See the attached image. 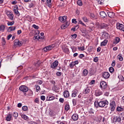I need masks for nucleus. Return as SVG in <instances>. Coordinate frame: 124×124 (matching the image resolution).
<instances>
[{
    "mask_svg": "<svg viewBox=\"0 0 124 124\" xmlns=\"http://www.w3.org/2000/svg\"><path fill=\"white\" fill-rule=\"evenodd\" d=\"M117 117H114L113 118V120L112 121V123L113 124H114V123H117Z\"/></svg>",
    "mask_w": 124,
    "mask_h": 124,
    "instance_id": "41",
    "label": "nucleus"
},
{
    "mask_svg": "<svg viewBox=\"0 0 124 124\" xmlns=\"http://www.w3.org/2000/svg\"><path fill=\"white\" fill-rule=\"evenodd\" d=\"M69 105L66 104L65 106V110H66V111H68V110H69Z\"/></svg>",
    "mask_w": 124,
    "mask_h": 124,
    "instance_id": "38",
    "label": "nucleus"
},
{
    "mask_svg": "<svg viewBox=\"0 0 124 124\" xmlns=\"http://www.w3.org/2000/svg\"><path fill=\"white\" fill-rule=\"evenodd\" d=\"M93 61H94L95 62H98V57H95V58H94Z\"/></svg>",
    "mask_w": 124,
    "mask_h": 124,
    "instance_id": "55",
    "label": "nucleus"
},
{
    "mask_svg": "<svg viewBox=\"0 0 124 124\" xmlns=\"http://www.w3.org/2000/svg\"><path fill=\"white\" fill-rule=\"evenodd\" d=\"M85 57V55L83 54H81L79 55V59H82V58H84Z\"/></svg>",
    "mask_w": 124,
    "mask_h": 124,
    "instance_id": "59",
    "label": "nucleus"
},
{
    "mask_svg": "<svg viewBox=\"0 0 124 124\" xmlns=\"http://www.w3.org/2000/svg\"><path fill=\"white\" fill-rule=\"evenodd\" d=\"M16 30V27H10L8 29V31H15Z\"/></svg>",
    "mask_w": 124,
    "mask_h": 124,
    "instance_id": "27",
    "label": "nucleus"
},
{
    "mask_svg": "<svg viewBox=\"0 0 124 124\" xmlns=\"http://www.w3.org/2000/svg\"><path fill=\"white\" fill-rule=\"evenodd\" d=\"M55 98H56V97L54 96H52L49 97L48 99H47V100L48 101H50L51 100H54V99H55Z\"/></svg>",
    "mask_w": 124,
    "mask_h": 124,
    "instance_id": "32",
    "label": "nucleus"
},
{
    "mask_svg": "<svg viewBox=\"0 0 124 124\" xmlns=\"http://www.w3.org/2000/svg\"><path fill=\"white\" fill-rule=\"evenodd\" d=\"M117 59L120 61V62L123 61V60H124V58H123L122 54H120L117 56Z\"/></svg>",
    "mask_w": 124,
    "mask_h": 124,
    "instance_id": "22",
    "label": "nucleus"
},
{
    "mask_svg": "<svg viewBox=\"0 0 124 124\" xmlns=\"http://www.w3.org/2000/svg\"><path fill=\"white\" fill-rule=\"evenodd\" d=\"M58 65H59V61H55L51 64L50 67L53 69L56 68Z\"/></svg>",
    "mask_w": 124,
    "mask_h": 124,
    "instance_id": "7",
    "label": "nucleus"
},
{
    "mask_svg": "<svg viewBox=\"0 0 124 124\" xmlns=\"http://www.w3.org/2000/svg\"><path fill=\"white\" fill-rule=\"evenodd\" d=\"M22 110H23V111H28V107L26 106L22 107Z\"/></svg>",
    "mask_w": 124,
    "mask_h": 124,
    "instance_id": "43",
    "label": "nucleus"
},
{
    "mask_svg": "<svg viewBox=\"0 0 124 124\" xmlns=\"http://www.w3.org/2000/svg\"><path fill=\"white\" fill-rule=\"evenodd\" d=\"M35 87L36 88V92H39V91H40V86L39 85H35Z\"/></svg>",
    "mask_w": 124,
    "mask_h": 124,
    "instance_id": "37",
    "label": "nucleus"
},
{
    "mask_svg": "<svg viewBox=\"0 0 124 124\" xmlns=\"http://www.w3.org/2000/svg\"><path fill=\"white\" fill-rule=\"evenodd\" d=\"M99 107L102 108L104 107L105 105H108L109 102L108 101H100L99 103H97Z\"/></svg>",
    "mask_w": 124,
    "mask_h": 124,
    "instance_id": "1",
    "label": "nucleus"
},
{
    "mask_svg": "<svg viewBox=\"0 0 124 124\" xmlns=\"http://www.w3.org/2000/svg\"><path fill=\"white\" fill-rule=\"evenodd\" d=\"M77 3L79 5V6H82V5H83V2L81 0H78L77 2Z\"/></svg>",
    "mask_w": 124,
    "mask_h": 124,
    "instance_id": "34",
    "label": "nucleus"
},
{
    "mask_svg": "<svg viewBox=\"0 0 124 124\" xmlns=\"http://www.w3.org/2000/svg\"><path fill=\"white\" fill-rule=\"evenodd\" d=\"M116 27L117 30H120V31H122L124 32V25L121 23H117Z\"/></svg>",
    "mask_w": 124,
    "mask_h": 124,
    "instance_id": "4",
    "label": "nucleus"
},
{
    "mask_svg": "<svg viewBox=\"0 0 124 124\" xmlns=\"http://www.w3.org/2000/svg\"><path fill=\"white\" fill-rule=\"evenodd\" d=\"M13 116L15 118H17V117H18V113L14 112V114H13Z\"/></svg>",
    "mask_w": 124,
    "mask_h": 124,
    "instance_id": "51",
    "label": "nucleus"
},
{
    "mask_svg": "<svg viewBox=\"0 0 124 124\" xmlns=\"http://www.w3.org/2000/svg\"><path fill=\"white\" fill-rule=\"evenodd\" d=\"M116 120L117 123H120L122 122V118H121L120 116H116Z\"/></svg>",
    "mask_w": 124,
    "mask_h": 124,
    "instance_id": "33",
    "label": "nucleus"
},
{
    "mask_svg": "<svg viewBox=\"0 0 124 124\" xmlns=\"http://www.w3.org/2000/svg\"><path fill=\"white\" fill-rule=\"evenodd\" d=\"M32 27L34 28V29H35L36 30H38V29H39L38 26L36 25L35 24H33L32 25Z\"/></svg>",
    "mask_w": 124,
    "mask_h": 124,
    "instance_id": "48",
    "label": "nucleus"
},
{
    "mask_svg": "<svg viewBox=\"0 0 124 124\" xmlns=\"http://www.w3.org/2000/svg\"><path fill=\"white\" fill-rule=\"evenodd\" d=\"M110 110L111 111H115V108H116V102L112 101L110 103Z\"/></svg>",
    "mask_w": 124,
    "mask_h": 124,
    "instance_id": "5",
    "label": "nucleus"
},
{
    "mask_svg": "<svg viewBox=\"0 0 124 124\" xmlns=\"http://www.w3.org/2000/svg\"><path fill=\"white\" fill-rule=\"evenodd\" d=\"M34 102L35 103H39V99L37 98H36L34 101Z\"/></svg>",
    "mask_w": 124,
    "mask_h": 124,
    "instance_id": "62",
    "label": "nucleus"
},
{
    "mask_svg": "<svg viewBox=\"0 0 124 124\" xmlns=\"http://www.w3.org/2000/svg\"><path fill=\"white\" fill-rule=\"evenodd\" d=\"M100 87L103 91V90H106L107 89V83L105 81H102L100 82Z\"/></svg>",
    "mask_w": 124,
    "mask_h": 124,
    "instance_id": "2",
    "label": "nucleus"
},
{
    "mask_svg": "<svg viewBox=\"0 0 124 124\" xmlns=\"http://www.w3.org/2000/svg\"><path fill=\"white\" fill-rule=\"evenodd\" d=\"M72 23H74V24H77V21H76V19H73L72 20Z\"/></svg>",
    "mask_w": 124,
    "mask_h": 124,
    "instance_id": "60",
    "label": "nucleus"
},
{
    "mask_svg": "<svg viewBox=\"0 0 124 124\" xmlns=\"http://www.w3.org/2000/svg\"><path fill=\"white\" fill-rule=\"evenodd\" d=\"M72 102H73V105H74V106H75V105H76V103L77 102V101L76 99H73V100H72Z\"/></svg>",
    "mask_w": 124,
    "mask_h": 124,
    "instance_id": "46",
    "label": "nucleus"
},
{
    "mask_svg": "<svg viewBox=\"0 0 124 124\" xmlns=\"http://www.w3.org/2000/svg\"><path fill=\"white\" fill-rule=\"evenodd\" d=\"M76 28H79L78 26H77L75 27L74 28H73L71 29V31H76Z\"/></svg>",
    "mask_w": 124,
    "mask_h": 124,
    "instance_id": "53",
    "label": "nucleus"
},
{
    "mask_svg": "<svg viewBox=\"0 0 124 124\" xmlns=\"http://www.w3.org/2000/svg\"><path fill=\"white\" fill-rule=\"evenodd\" d=\"M101 94H102V92H101L100 90L98 89L95 90V96H99L100 95H101Z\"/></svg>",
    "mask_w": 124,
    "mask_h": 124,
    "instance_id": "10",
    "label": "nucleus"
},
{
    "mask_svg": "<svg viewBox=\"0 0 124 124\" xmlns=\"http://www.w3.org/2000/svg\"><path fill=\"white\" fill-rule=\"evenodd\" d=\"M17 3V0H14L12 2V4L15 5Z\"/></svg>",
    "mask_w": 124,
    "mask_h": 124,
    "instance_id": "64",
    "label": "nucleus"
},
{
    "mask_svg": "<svg viewBox=\"0 0 124 124\" xmlns=\"http://www.w3.org/2000/svg\"><path fill=\"white\" fill-rule=\"evenodd\" d=\"M100 15L102 18H106L107 17V15L104 11H102L100 13Z\"/></svg>",
    "mask_w": 124,
    "mask_h": 124,
    "instance_id": "17",
    "label": "nucleus"
},
{
    "mask_svg": "<svg viewBox=\"0 0 124 124\" xmlns=\"http://www.w3.org/2000/svg\"><path fill=\"white\" fill-rule=\"evenodd\" d=\"M78 93V91L76 89L75 90L73 93H72V97H76Z\"/></svg>",
    "mask_w": 124,
    "mask_h": 124,
    "instance_id": "20",
    "label": "nucleus"
},
{
    "mask_svg": "<svg viewBox=\"0 0 124 124\" xmlns=\"http://www.w3.org/2000/svg\"><path fill=\"white\" fill-rule=\"evenodd\" d=\"M14 45L15 46L21 47L22 45H23V42L19 41L18 40H16L14 42Z\"/></svg>",
    "mask_w": 124,
    "mask_h": 124,
    "instance_id": "6",
    "label": "nucleus"
},
{
    "mask_svg": "<svg viewBox=\"0 0 124 124\" xmlns=\"http://www.w3.org/2000/svg\"><path fill=\"white\" fill-rule=\"evenodd\" d=\"M72 118L73 121H77L79 119V116L77 114H74L72 116Z\"/></svg>",
    "mask_w": 124,
    "mask_h": 124,
    "instance_id": "12",
    "label": "nucleus"
},
{
    "mask_svg": "<svg viewBox=\"0 0 124 124\" xmlns=\"http://www.w3.org/2000/svg\"><path fill=\"white\" fill-rule=\"evenodd\" d=\"M75 65V64L74 63V62H72L70 64V67H73Z\"/></svg>",
    "mask_w": 124,
    "mask_h": 124,
    "instance_id": "54",
    "label": "nucleus"
},
{
    "mask_svg": "<svg viewBox=\"0 0 124 124\" xmlns=\"http://www.w3.org/2000/svg\"><path fill=\"white\" fill-rule=\"evenodd\" d=\"M64 97H68L69 96V92L68 91H65L63 92Z\"/></svg>",
    "mask_w": 124,
    "mask_h": 124,
    "instance_id": "19",
    "label": "nucleus"
},
{
    "mask_svg": "<svg viewBox=\"0 0 124 124\" xmlns=\"http://www.w3.org/2000/svg\"><path fill=\"white\" fill-rule=\"evenodd\" d=\"M102 29H104V28H107V24H105V23H103L101 24Z\"/></svg>",
    "mask_w": 124,
    "mask_h": 124,
    "instance_id": "45",
    "label": "nucleus"
},
{
    "mask_svg": "<svg viewBox=\"0 0 124 124\" xmlns=\"http://www.w3.org/2000/svg\"><path fill=\"white\" fill-rule=\"evenodd\" d=\"M90 92H91V90L90 89V88L87 87L86 88V89L84 91V93H90Z\"/></svg>",
    "mask_w": 124,
    "mask_h": 124,
    "instance_id": "28",
    "label": "nucleus"
},
{
    "mask_svg": "<svg viewBox=\"0 0 124 124\" xmlns=\"http://www.w3.org/2000/svg\"><path fill=\"white\" fill-rule=\"evenodd\" d=\"M35 39H37L38 40H39V39H44V37H40L39 35H37V36H35Z\"/></svg>",
    "mask_w": 124,
    "mask_h": 124,
    "instance_id": "29",
    "label": "nucleus"
},
{
    "mask_svg": "<svg viewBox=\"0 0 124 124\" xmlns=\"http://www.w3.org/2000/svg\"><path fill=\"white\" fill-rule=\"evenodd\" d=\"M67 16H60L59 17V20L61 23H64L66 21Z\"/></svg>",
    "mask_w": 124,
    "mask_h": 124,
    "instance_id": "9",
    "label": "nucleus"
},
{
    "mask_svg": "<svg viewBox=\"0 0 124 124\" xmlns=\"http://www.w3.org/2000/svg\"><path fill=\"white\" fill-rule=\"evenodd\" d=\"M102 36L103 38H105V39H107L109 37V34L106 32L103 33V34L102 35Z\"/></svg>",
    "mask_w": 124,
    "mask_h": 124,
    "instance_id": "16",
    "label": "nucleus"
},
{
    "mask_svg": "<svg viewBox=\"0 0 124 124\" xmlns=\"http://www.w3.org/2000/svg\"><path fill=\"white\" fill-rule=\"evenodd\" d=\"M15 22L14 21H10L7 23L8 26H13Z\"/></svg>",
    "mask_w": 124,
    "mask_h": 124,
    "instance_id": "35",
    "label": "nucleus"
},
{
    "mask_svg": "<svg viewBox=\"0 0 124 124\" xmlns=\"http://www.w3.org/2000/svg\"><path fill=\"white\" fill-rule=\"evenodd\" d=\"M20 116L23 120H25V121H28L29 120V117L26 114H21Z\"/></svg>",
    "mask_w": 124,
    "mask_h": 124,
    "instance_id": "18",
    "label": "nucleus"
},
{
    "mask_svg": "<svg viewBox=\"0 0 124 124\" xmlns=\"http://www.w3.org/2000/svg\"><path fill=\"white\" fill-rule=\"evenodd\" d=\"M103 1H104V0H98V3L101 5L103 4Z\"/></svg>",
    "mask_w": 124,
    "mask_h": 124,
    "instance_id": "47",
    "label": "nucleus"
},
{
    "mask_svg": "<svg viewBox=\"0 0 124 124\" xmlns=\"http://www.w3.org/2000/svg\"><path fill=\"white\" fill-rule=\"evenodd\" d=\"M35 6V1H33L32 2H31L30 4H29L30 8L34 7Z\"/></svg>",
    "mask_w": 124,
    "mask_h": 124,
    "instance_id": "24",
    "label": "nucleus"
},
{
    "mask_svg": "<svg viewBox=\"0 0 124 124\" xmlns=\"http://www.w3.org/2000/svg\"><path fill=\"white\" fill-rule=\"evenodd\" d=\"M117 110L118 112H122L123 111V108H122L121 107H117Z\"/></svg>",
    "mask_w": 124,
    "mask_h": 124,
    "instance_id": "50",
    "label": "nucleus"
},
{
    "mask_svg": "<svg viewBox=\"0 0 124 124\" xmlns=\"http://www.w3.org/2000/svg\"><path fill=\"white\" fill-rule=\"evenodd\" d=\"M82 20H83V21L84 22H85L86 23H87V22H88L89 21V20L88 19V18H87V17L86 16H84L82 18Z\"/></svg>",
    "mask_w": 124,
    "mask_h": 124,
    "instance_id": "39",
    "label": "nucleus"
},
{
    "mask_svg": "<svg viewBox=\"0 0 124 124\" xmlns=\"http://www.w3.org/2000/svg\"><path fill=\"white\" fill-rule=\"evenodd\" d=\"M5 29V27L3 25H0V31H2L3 32L4 31V30Z\"/></svg>",
    "mask_w": 124,
    "mask_h": 124,
    "instance_id": "23",
    "label": "nucleus"
},
{
    "mask_svg": "<svg viewBox=\"0 0 124 124\" xmlns=\"http://www.w3.org/2000/svg\"><path fill=\"white\" fill-rule=\"evenodd\" d=\"M72 37H73V39H75L76 37H77V34H74L71 35Z\"/></svg>",
    "mask_w": 124,
    "mask_h": 124,
    "instance_id": "52",
    "label": "nucleus"
},
{
    "mask_svg": "<svg viewBox=\"0 0 124 124\" xmlns=\"http://www.w3.org/2000/svg\"><path fill=\"white\" fill-rule=\"evenodd\" d=\"M52 46H47L45 47L43 49V51L45 52H48V51H50V50H52Z\"/></svg>",
    "mask_w": 124,
    "mask_h": 124,
    "instance_id": "13",
    "label": "nucleus"
},
{
    "mask_svg": "<svg viewBox=\"0 0 124 124\" xmlns=\"http://www.w3.org/2000/svg\"><path fill=\"white\" fill-rule=\"evenodd\" d=\"M11 118H12V115L10 113L8 114L6 117V121L7 122H10L11 121Z\"/></svg>",
    "mask_w": 124,
    "mask_h": 124,
    "instance_id": "14",
    "label": "nucleus"
},
{
    "mask_svg": "<svg viewBox=\"0 0 124 124\" xmlns=\"http://www.w3.org/2000/svg\"><path fill=\"white\" fill-rule=\"evenodd\" d=\"M89 73V71L87 69H84L83 71V75L84 76H87L88 75V73Z\"/></svg>",
    "mask_w": 124,
    "mask_h": 124,
    "instance_id": "26",
    "label": "nucleus"
},
{
    "mask_svg": "<svg viewBox=\"0 0 124 124\" xmlns=\"http://www.w3.org/2000/svg\"><path fill=\"white\" fill-rule=\"evenodd\" d=\"M101 120H102V117L101 116H97V121H98V122H100Z\"/></svg>",
    "mask_w": 124,
    "mask_h": 124,
    "instance_id": "49",
    "label": "nucleus"
},
{
    "mask_svg": "<svg viewBox=\"0 0 124 124\" xmlns=\"http://www.w3.org/2000/svg\"><path fill=\"white\" fill-rule=\"evenodd\" d=\"M69 26V22H67L65 24H64L61 26V29L62 30H65V29H66Z\"/></svg>",
    "mask_w": 124,
    "mask_h": 124,
    "instance_id": "11",
    "label": "nucleus"
},
{
    "mask_svg": "<svg viewBox=\"0 0 124 124\" xmlns=\"http://www.w3.org/2000/svg\"><path fill=\"white\" fill-rule=\"evenodd\" d=\"M19 90L23 93H27L29 91V88L25 85H22L19 87Z\"/></svg>",
    "mask_w": 124,
    "mask_h": 124,
    "instance_id": "3",
    "label": "nucleus"
},
{
    "mask_svg": "<svg viewBox=\"0 0 124 124\" xmlns=\"http://www.w3.org/2000/svg\"><path fill=\"white\" fill-rule=\"evenodd\" d=\"M107 13L109 18H114V17H115V13H114L113 12H108Z\"/></svg>",
    "mask_w": 124,
    "mask_h": 124,
    "instance_id": "15",
    "label": "nucleus"
},
{
    "mask_svg": "<svg viewBox=\"0 0 124 124\" xmlns=\"http://www.w3.org/2000/svg\"><path fill=\"white\" fill-rule=\"evenodd\" d=\"M111 65H112V66H114V65H116V61H113Z\"/></svg>",
    "mask_w": 124,
    "mask_h": 124,
    "instance_id": "63",
    "label": "nucleus"
},
{
    "mask_svg": "<svg viewBox=\"0 0 124 124\" xmlns=\"http://www.w3.org/2000/svg\"><path fill=\"white\" fill-rule=\"evenodd\" d=\"M95 83V80H92L89 83L90 85H93V84H94Z\"/></svg>",
    "mask_w": 124,
    "mask_h": 124,
    "instance_id": "58",
    "label": "nucleus"
},
{
    "mask_svg": "<svg viewBox=\"0 0 124 124\" xmlns=\"http://www.w3.org/2000/svg\"><path fill=\"white\" fill-rule=\"evenodd\" d=\"M78 50H81V51H84L85 50L84 46H78Z\"/></svg>",
    "mask_w": 124,
    "mask_h": 124,
    "instance_id": "42",
    "label": "nucleus"
},
{
    "mask_svg": "<svg viewBox=\"0 0 124 124\" xmlns=\"http://www.w3.org/2000/svg\"><path fill=\"white\" fill-rule=\"evenodd\" d=\"M102 76L104 79H108L110 77V74L107 72H105L103 73Z\"/></svg>",
    "mask_w": 124,
    "mask_h": 124,
    "instance_id": "8",
    "label": "nucleus"
},
{
    "mask_svg": "<svg viewBox=\"0 0 124 124\" xmlns=\"http://www.w3.org/2000/svg\"><path fill=\"white\" fill-rule=\"evenodd\" d=\"M59 101H60V102H61V103H63V102L64 101V99H63V98H61L59 99Z\"/></svg>",
    "mask_w": 124,
    "mask_h": 124,
    "instance_id": "56",
    "label": "nucleus"
},
{
    "mask_svg": "<svg viewBox=\"0 0 124 124\" xmlns=\"http://www.w3.org/2000/svg\"><path fill=\"white\" fill-rule=\"evenodd\" d=\"M114 68H113V67H110L109 68V72H110V73H112V72H114Z\"/></svg>",
    "mask_w": 124,
    "mask_h": 124,
    "instance_id": "40",
    "label": "nucleus"
},
{
    "mask_svg": "<svg viewBox=\"0 0 124 124\" xmlns=\"http://www.w3.org/2000/svg\"><path fill=\"white\" fill-rule=\"evenodd\" d=\"M6 43L5 41V39L4 38H2V45H4Z\"/></svg>",
    "mask_w": 124,
    "mask_h": 124,
    "instance_id": "44",
    "label": "nucleus"
},
{
    "mask_svg": "<svg viewBox=\"0 0 124 124\" xmlns=\"http://www.w3.org/2000/svg\"><path fill=\"white\" fill-rule=\"evenodd\" d=\"M7 16H8L10 20H11V21H13V17L14 16L13 14H9L7 15Z\"/></svg>",
    "mask_w": 124,
    "mask_h": 124,
    "instance_id": "25",
    "label": "nucleus"
},
{
    "mask_svg": "<svg viewBox=\"0 0 124 124\" xmlns=\"http://www.w3.org/2000/svg\"><path fill=\"white\" fill-rule=\"evenodd\" d=\"M14 12L16 15H20V14H19V12L18 11V9H14Z\"/></svg>",
    "mask_w": 124,
    "mask_h": 124,
    "instance_id": "31",
    "label": "nucleus"
},
{
    "mask_svg": "<svg viewBox=\"0 0 124 124\" xmlns=\"http://www.w3.org/2000/svg\"><path fill=\"white\" fill-rule=\"evenodd\" d=\"M108 42V40L105 39L103 42L101 43V46H106L107 45V43Z\"/></svg>",
    "mask_w": 124,
    "mask_h": 124,
    "instance_id": "21",
    "label": "nucleus"
},
{
    "mask_svg": "<svg viewBox=\"0 0 124 124\" xmlns=\"http://www.w3.org/2000/svg\"><path fill=\"white\" fill-rule=\"evenodd\" d=\"M45 98H46V97H45V96H44V95H42L41 96V100H43V101H44V100H45Z\"/></svg>",
    "mask_w": 124,
    "mask_h": 124,
    "instance_id": "57",
    "label": "nucleus"
},
{
    "mask_svg": "<svg viewBox=\"0 0 124 124\" xmlns=\"http://www.w3.org/2000/svg\"><path fill=\"white\" fill-rule=\"evenodd\" d=\"M52 1V0H46V3L49 7H51V2Z\"/></svg>",
    "mask_w": 124,
    "mask_h": 124,
    "instance_id": "36",
    "label": "nucleus"
},
{
    "mask_svg": "<svg viewBox=\"0 0 124 124\" xmlns=\"http://www.w3.org/2000/svg\"><path fill=\"white\" fill-rule=\"evenodd\" d=\"M56 75L57 76H61L62 75V72H57L56 73Z\"/></svg>",
    "mask_w": 124,
    "mask_h": 124,
    "instance_id": "61",
    "label": "nucleus"
},
{
    "mask_svg": "<svg viewBox=\"0 0 124 124\" xmlns=\"http://www.w3.org/2000/svg\"><path fill=\"white\" fill-rule=\"evenodd\" d=\"M120 42V38L116 37L115 38V40L114 42V44H118Z\"/></svg>",
    "mask_w": 124,
    "mask_h": 124,
    "instance_id": "30",
    "label": "nucleus"
}]
</instances>
